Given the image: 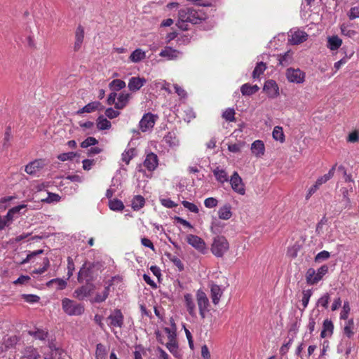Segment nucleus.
Masks as SVG:
<instances>
[{
  "instance_id": "5701e85b",
  "label": "nucleus",
  "mask_w": 359,
  "mask_h": 359,
  "mask_svg": "<svg viewBox=\"0 0 359 359\" xmlns=\"http://www.w3.org/2000/svg\"><path fill=\"white\" fill-rule=\"evenodd\" d=\"M259 90V88L257 85H251L250 83H245L241 86V92L243 95L244 96H250L252 95L255 94L258 90Z\"/></svg>"
},
{
  "instance_id": "412c9836",
  "label": "nucleus",
  "mask_w": 359,
  "mask_h": 359,
  "mask_svg": "<svg viewBox=\"0 0 359 359\" xmlns=\"http://www.w3.org/2000/svg\"><path fill=\"white\" fill-rule=\"evenodd\" d=\"M130 99V94L121 93L117 98V102L115 103V108L117 109H123L128 103Z\"/></svg>"
},
{
  "instance_id": "b1692460",
  "label": "nucleus",
  "mask_w": 359,
  "mask_h": 359,
  "mask_svg": "<svg viewBox=\"0 0 359 359\" xmlns=\"http://www.w3.org/2000/svg\"><path fill=\"white\" fill-rule=\"evenodd\" d=\"M218 216L221 219L227 220L232 216L231 206L229 204H225L218 210Z\"/></svg>"
},
{
  "instance_id": "c85d7f7f",
  "label": "nucleus",
  "mask_w": 359,
  "mask_h": 359,
  "mask_svg": "<svg viewBox=\"0 0 359 359\" xmlns=\"http://www.w3.org/2000/svg\"><path fill=\"white\" fill-rule=\"evenodd\" d=\"M110 285L106 286L101 292H97L91 302L100 303L105 301L108 297L109 293Z\"/></svg>"
},
{
  "instance_id": "09e8293b",
  "label": "nucleus",
  "mask_w": 359,
  "mask_h": 359,
  "mask_svg": "<svg viewBox=\"0 0 359 359\" xmlns=\"http://www.w3.org/2000/svg\"><path fill=\"white\" fill-rule=\"evenodd\" d=\"M135 156V149L134 148H130L126 151H125L122 154V161L125 162L126 164L130 163V161Z\"/></svg>"
},
{
  "instance_id": "680f3d73",
  "label": "nucleus",
  "mask_w": 359,
  "mask_h": 359,
  "mask_svg": "<svg viewBox=\"0 0 359 359\" xmlns=\"http://www.w3.org/2000/svg\"><path fill=\"white\" fill-rule=\"evenodd\" d=\"M218 201L213 197H209L204 201V205L208 208H212L217 205Z\"/></svg>"
},
{
  "instance_id": "39448f33",
  "label": "nucleus",
  "mask_w": 359,
  "mask_h": 359,
  "mask_svg": "<svg viewBox=\"0 0 359 359\" xmlns=\"http://www.w3.org/2000/svg\"><path fill=\"white\" fill-rule=\"evenodd\" d=\"M196 299L200 316L202 318H205V313L208 311V306L210 305L209 300L205 293L201 290L197 291Z\"/></svg>"
},
{
  "instance_id": "37998d69",
  "label": "nucleus",
  "mask_w": 359,
  "mask_h": 359,
  "mask_svg": "<svg viewBox=\"0 0 359 359\" xmlns=\"http://www.w3.org/2000/svg\"><path fill=\"white\" fill-rule=\"evenodd\" d=\"M273 137L280 142L285 141V135L283 133V128L280 126H276L273 130Z\"/></svg>"
},
{
  "instance_id": "f257e3e1",
  "label": "nucleus",
  "mask_w": 359,
  "mask_h": 359,
  "mask_svg": "<svg viewBox=\"0 0 359 359\" xmlns=\"http://www.w3.org/2000/svg\"><path fill=\"white\" fill-rule=\"evenodd\" d=\"M179 20L177 26L182 30H188L189 25L199 24L204 20L203 13L201 11H196L191 8H183L178 13Z\"/></svg>"
},
{
  "instance_id": "e433bc0d",
  "label": "nucleus",
  "mask_w": 359,
  "mask_h": 359,
  "mask_svg": "<svg viewBox=\"0 0 359 359\" xmlns=\"http://www.w3.org/2000/svg\"><path fill=\"white\" fill-rule=\"evenodd\" d=\"M145 57V53L141 49L137 48L131 53L130 60L133 62H138L144 59Z\"/></svg>"
},
{
  "instance_id": "c9c22d12",
  "label": "nucleus",
  "mask_w": 359,
  "mask_h": 359,
  "mask_svg": "<svg viewBox=\"0 0 359 359\" xmlns=\"http://www.w3.org/2000/svg\"><path fill=\"white\" fill-rule=\"evenodd\" d=\"M54 284L56 285V287H55L56 290H59L65 289L67 285V282L65 280H64L63 279L55 278V279H52V280H49L47 283V286L51 287Z\"/></svg>"
},
{
  "instance_id": "4d7b16f0",
  "label": "nucleus",
  "mask_w": 359,
  "mask_h": 359,
  "mask_svg": "<svg viewBox=\"0 0 359 359\" xmlns=\"http://www.w3.org/2000/svg\"><path fill=\"white\" fill-rule=\"evenodd\" d=\"M120 114L119 111L115 110L111 107L107 108L104 111V116L110 119L116 118Z\"/></svg>"
},
{
  "instance_id": "473e14b6",
  "label": "nucleus",
  "mask_w": 359,
  "mask_h": 359,
  "mask_svg": "<svg viewBox=\"0 0 359 359\" xmlns=\"http://www.w3.org/2000/svg\"><path fill=\"white\" fill-rule=\"evenodd\" d=\"M40 358V355L37 350L32 346H29L25 348L24 353V359H38Z\"/></svg>"
},
{
  "instance_id": "de8ad7c7",
  "label": "nucleus",
  "mask_w": 359,
  "mask_h": 359,
  "mask_svg": "<svg viewBox=\"0 0 359 359\" xmlns=\"http://www.w3.org/2000/svg\"><path fill=\"white\" fill-rule=\"evenodd\" d=\"M312 293H313L312 290L310 289L303 290V292H302L303 296H302V304L303 306V309H302V311L307 307L309 300H310V298L312 295Z\"/></svg>"
},
{
  "instance_id": "aec40b11",
  "label": "nucleus",
  "mask_w": 359,
  "mask_h": 359,
  "mask_svg": "<svg viewBox=\"0 0 359 359\" xmlns=\"http://www.w3.org/2000/svg\"><path fill=\"white\" fill-rule=\"evenodd\" d=\"M185 306L187 307V311L189 312V315L191 316H195L196 315V306L195 303L193 300L192 295L189 293H187L184 296Z\"/></svg>"
},
{
  "instance_id": "4468645a",
  "label": "nucleus",
  "mask_w": 359,
  "mask_h": 359,
  "mask_svg": "<svg viewBox=\"0 0 359 359\" xmlns=\"http://www.w3.org/2000/svg\"><path fill=\"white\" fill-rule=\"evenodd\" d=\"M155 123L154 116L148 113L143 116L142 119L140 121V128L142 131L145 132L147 130L152 128Z\"/></svg>"
},
{
  "instance_id": "423d86ee",
  "label": "nucleus",
  "mask_w": 359,
  "mask_h": 359,
  "mask_svg": "<svg viewBox=\"0 0 359 359\" xmlns=\"http://www.w3.org/2000/svg\"><path fill=\"white\" fill-rule=\"evenodd\" d=\"M187 242L200 252L205 254L207 250L205 241L198 236L189 234Z\"/></svg>"
},
{
  "instance_id": "ea45409f",
  "label": "nucleus",
  "mask_w": 359,
  "mask_h": 359,
  "mask_svg": "<svg viewBox=\"0 0 359 359\" xmlns=\"http://www.w3.org/2000/svg\"><path fill=\"white\" fill-rule=\"evenodd\" d=\"M109 207L112 210L120 211L123 210L124 205L121 201L114 198L109 201Z\"/></svg>"
},
{
  "instance_id": "2eb2a0df",
  "label": "nucleus",
  "mask_w": 359,
  "mask_h": 359,
  "mask_svg": "<svg viewBox=\"0 0 359 359\" xmlns=\"http://www.w3.org/2000/svg\"><path fill=\"white\" fill-rule=\"evenodd\" d=\"M159 55L166 57L168 60H176L182 57V53L170 46H166L160 52Z\"/></svg>"
},
{
  "instance_id": "cd10ccee",
  "label": "nucleus",
  "mask_w": 359,
  "mask_h": 359,
  "mask_svg": "<svg viewBox=\"0 0 359 359\" xmlns=\"http://www.w3.org/2000/svg\"><path fill=\"white\" fill-rule=\"evenodd\" d=\"M28 334L36 339L44 341L48 335V332L43 329L35 328L34 330L28 331Z\"/></svg>"
},
{
  "instance_id": "6e6d98bb",
  "label": "nucleus",
  "mask_w": 359,
  "mask_h": 359,
  "mask_svg": "<svg viewBox=\"0 0 359 359\" xmlns=\"http://www.w3.org/2000/svg\"><path fill=\"white\" fill-rule=\"evenodd\" d=\"M76 155L80 156V154L74 153V152H67V153H63L57 156V158L60 160L61 161H66L67 160H71L74 157H75Z\"/></svg>"
},
{
  "instance_id": "bf43d9fd",
  "label": "nucleus",
  "mask_w": 359,
  "mask_h": 359,
  "mask_svg": "<svg viewBox=\"0 0 359 359\" xmlns=\"http://www.w3.org/2000/svg\"><path fill=\"white\" fill-rule=\"evenodd\" d=\"M60 200V196L58 194L53 193H48V196L46 198L42 199V202L50 203L53 202H58Z\"/></svg>"
},
{
  "instance_id": "4be33fe9",
  "label": "nucleus",
  "mask_w": 359,
  "mask_h": 359,
  "mask_svg": "<svg viewBox=\"0 0 359 359\" xmlns=\"http://www.w3.org/2000/svg\"><path fill=\"white\" fill-rule=\"evenodd\" d=\"M84 37V30L83 28L79 25L76 31L75 36V43H74V50L78 51L81 48V45L83 41Z\"/></svg>"
},
{
  "instance_id": "603ef678",
  "label": "nucleus",
  "mask_w": 359,
  "mask_h": 359,
  "mask_svg": "<svg viewBox=\"0 0 359 359\" xmlns=\"http://www.w3.org/2000/svg\"><path fill=\"white\" fill-rule=\"evenodd\" d=\"M340 29L342 34L350 38H353L357 34V32L355 30L350 29L347 25H341Z\"/></svg>"
},
{
  "instance_id": "c756f323",
  "label": "nucleus",
  "mask_w": 359,
  "mask_h": 359,
  "mask_svg": "<svg viewBox=\"0 0 359 359\" xmlns=\"http://www.w3.org/2000/svg\"><path fill=\"white\" fill-rule=\"evenodd\" d=\"M342 43V40L338 36H332L327 39V47L332 50H337Z\"/></svg>"
},
{
  "instance_id": "4c0bfd02",
  "label": "nucleus",
  "mask_w": 359,
  "mask_h": 359,
  "mask_svg": "<svg viewBox=\"0 0 359 359\" xmlns=\"http://www.w3.org/2000/svg\"><path fill=\"white\" fill-rule=\"evenodd\" d=\"M354 321L353 319H349L346 323L344 327V334L348 337L351 338L354 334Z\"/></svg>"
},
{
  "instance_id": "7c9ffc66",
  "label": "nucleus",
  "mask_w": 359,
  "mask_h": 359,
  "mask_svg": "<svg viewBox=\"0 0 359 359\" xmlns=\"http://www.w3.org/2000/svg\"><path fill=\"white\" fill-rule=\"evenodd\" d=\"M18 341V337L15 335L5 337L3 342L4 350L6 351L13 348L17 344Z\"/></svg>"
},
{
  "instance_id": "1a4fd4ad",
  "label": "nucleus",
  "mask_w": 359,
  "mask_h": 359,
  "mask_svg": "<svg viewBox=\"0 0 359 359\" xmlns=\"http://www.w3.org/2000/svg\"><path fill=\"white\" fill-rule=\"evenodd\" d=\"M289 37V41L291 44L298 45L307 40L308 34L305 32L298 29L294 32L290 31Z\"/></svg>"
},
{
  "instance_id": "dca6fc26",
  "label": "nucleus",
  "mask_w": 359,
  "mask_h": 359,
  "mask_svg": "<svg viewBox=\"0 0 359 359\" xmlns=\"http://www.w3.org/2000/svg\"><path fill=\"white\" fill-rule=\"evenodd\" d=\"M158 165V158L156 154L153 152L148 154L144 161V165L149 171H154Z\"/></svg>"
},
{
  "instance_id": "864d4df0",
  "label": "nucleus",
  "mask_w": 359,
  "mask_h": 359,
  "mask_svg": "<svg viewBox=\"0 0 359 359\" xmlns=\"http://www.w3.org/2000/svg\"><path fill=\"white\" fill-rule=\"evenodd\" d=\"M323 330L328 332V335L331 336L333 333L334 325L329 319H325L323 322Z\"/></svg>"
},
{
  "instance_id": "5fc2aeb1",
  "label": "nucleus",
  "mask_w": 359,
  "mask_h": 359,
  "mask_svg": "<svg viewBox=\"0 0 359 359\" xmlns=\"http://www.w3.org/2000/svg\"><path fill=\"white\" fill-rule=\"evenodd\" d=\"M330 257V254L329 252L326 250H323L318 253L316 256L315 257V262H320L324 260H327Z\"/></svg>"
},
{
  "instance_id": "3c124183",
  "label": "nucleus",
  "mask_w": 359,
  "mask_h": 359,
  "mask_svg": "<svg viewBox=\"0 0 359 359\" xmlns=\"http://www.w3.org/2000/svg\"><path fill=\"white\" fill-rule=\"evenodd\" d=\"M222 117L227 121H235V111L232 108L226 109L222 114Z\"/></svg>"
},
{
  "instance_id": "72a5a7b5",
  "label": "nucleus",
  "mask_w": 359,
  "mask_h": 359,
  "mask_svg": "<svg viewBox=\"0 0 359 359\" xmlns=\"http://www.w3.org/2000/svg\"><path fill=\"white\" fill-rule=\"evenodd\" d=\"M145 204L144 198L140 195L135 196L132 201V208L134 210H139Z\"/></svg>"
},
{
  "instance_id": "6e6552de",
  "label": "nucleus",
  "mask_w": 359,
  "mask_h": 359,
  "mask_svg": "<svg viewBox=\"0 0 359 359\" xmlns=\"http://www.w3.org/2000/svg\"><path fill=\"white\" fill-rule=\"evenodd\" d=\"M229 181L230 182L232 189L235 192L241 195H244L245 194V189L243 180L237 172L235 171L233 173Z\"/></svg>"
},
{
  "instance_id": "a878e982",
  "label": "nucleus",
  "mask_w": 359,
  "mask_h": 359,
  "mask_svg": "<svg viewBox=\"0 0 359 359\" xmlns=\"http://www.w3.org/2000/svg\"><path fill=\"white\" fill-rule=\"evenodd\" d=\"M252 152L257 156H261L264 154V144L262 140L255 141L251 146Z\"/></svg>"
},
{
  "instance_id": "8fccbe9b",
  "label": "nucleus",
  "mask_w": 359,
  "mask_h": 359,
  "mask_svg": "<svg viewBox=\"0 0 359 359\" xmlns=\"http://www.w3.org/2000/svg\"><path fill=\"white\" fill-rule=\"evenodd\" d=\"M104 269V262L102 260L94 261L91 263V274L94 271H102ZM93 276L91 275V280Z\"/></svg>"
},
{
  "instance_id": "0eeeda50",
  "label": "nucleus",
  "mask_w": 359,
  "mask_h": 359,
  "mask_svg": "<svg viewBox=\"0 0 359 359\" xmlns=\"http://www.w3.org/2000/svg\"><path fill=\"white\" fill-rule=\"evenodd\" d=\"M286 77L291 83H302L304 81L305 73L299 69L288 68Z\"/></svg>"
},
{
  "instance_id": "9d476101",
  "label": "nucleus",
  "mask_w": 359,
  "mask_h": 359,
  "mask_svg": "<svg viewBox=\"0 0 359 359\" xmlns=\"http://www.w3.org/2000/svg\"><path fill=\"white\" fill-rule=\"evenodd\" d=\"M46 163L43 159H36L29 163L25 166V171L31 175H35L37 172L41 170Z\"/></svg>"
},
{
  "instance_id": "a19ab883",
  "label": "nucleus",
  "mask_w": 359,
  "mask_h": 359,
  "mask_svg": "<svg viewBox=\"0 0 359 359\" xmlns=\"http://www.w3.org/2000/svg\"><path fill=\"white\" fill-rule=\"evenodd\" d=\"M266 67V64L263 62H258L252 72L253 79H257L262 75L265 71Z\"/></svg>"
},
{
  "instance_id": "e2e57ef3",
  "label": "nucleus",
  "mask_w": 359,
  "mask_h": 359,
  "mask_svg": "<svg viewBox=\"0 0 359 359\" xmlns=\"http://www.w3.org/2000/svg\"><path fill=\"white\" fill-rule=\"evenodd\" d=\"M317 317H318V316H313L312 314H311L309 316L307 327H308V330H309L310 334H312V332L315 330V325L316 323V320Z\"/></svg>"
},
{
  "instance_id": "ddd939ff",
  "label": "nucleus",
  "mask_w": 359,
  "mask_h": 359,
  "mask_svg": "<svg viewBox=\"0 0 359 359\" xmlns=\"http://www.w3.org/2000/svg\"><path fill=\"white\" fill-rule=\"evenodd\" d=\"M107 319L110 320V325L116 327H121L123 325V315L121 310L115 309L114 313L109 316Z\"/></svg>"
},
{
  "instance_id": "69168bd1",
  "label": "nucleus",
  "mask_w": 359,
  "mask_h": 359,
  "mask_svg": "<svg viewBox=\"0 0 359 359\" xmlns=\"http://www.w3.org/2000/svg\"><path fill=\"white\" fill-rule=\"evenodd\" d=\"M160 201L162 205L168 208H172L177 205V203L170 198H161L160 199Z\"/></svg>"
},
{
  "instance_id": "f3484780",
  "label": "nucleus",
  "mask_w": 359,
  "mask_h": 359,
  "mask_svg": "<svg viewBox=\"0 0 359 359\" xmlns=\"http://www.w3.org/2000/svg\"><path fill=\"white\" fill-rule=\"evenodd\" d=\"M77 280L80 284H90V266L86 263L79 270Z\"/></svg>"
},
{
  "instance_id": "13d9d810",
  "label": "nucleus",
  "mask_w": 359,
  "mask_h": 359,
  "mask_svg": "<svg viewBox=\"0 0 359 359\" xmlns=\"http://www.w3.org/2000/svg\"><path fill=\"white\" fill-rule=\"evenodd\" d=\"M330 302V295L328 293H325L323 295L318 301L317 305H320L325 309H327Z\"/></svg>"
},
{
  "instance_id": "f704fd0d",
  "label": "nucleus",
  "mask_w": 359,
  "mask_h": 359,
  "mask_svg": "<svg viewBox=\"0 0 359 359\" xmlns=\"http://www.w3.org/2000/svg\"><path fill=\"white\" fill-rule=\"evenodd\" d=\"M108 349L102 344H97L95 351L96 359H107Z\"/></svg>"
},
{
  "instance_id": "774afa93",
  "label": "nucleus",
  "mask_w": 359,
  "mask_h": 359,
  "mask_svg": "<svg viewBox=\"0 0 359 359\" xmlns=\"http://www.w3.org/2000/svg\"><path fill=\"white\" fill-rule=\"evenodd\" d=\"M348 17L351 20L359 18V7L351 8L348 13Z\"/></svg>"
},
{
  "instance_id": "49530a36",
  "label": "nucleus",
  "mask_w": 359,
  "mask_h": 359,
  "mask_svg": "<svg viewBox=\"0 0 359 359\" xmlns=\"http://www.w3.org/2000/svg\"><path fill=\"white\" fill-rule=\"evenodd\" d=\"M63 351L60 348L53 349L45 355L44 359H61Z\"/></svg>"
},
{
  "instance_id": "f8f14e48",
  "label": "nucleus",
  "mask_w": 359,
  "mask_h": 359,
  "mask_svg": "<svg viewBox=\"0 0 359 359\" xmlns=\"http://www.w3.org/2000/svg\"><path fill=\"white\" fill-rule=\"evenodd\" d=\"M263 90L271 98H274L279 94L278 85L273 80L266 81L264 83Z\"/></svg>"
},
{
  "instance_id": "0e129e2a",
  "label": "nucleus",
  "mask_w": 359,
  "mask_h": 359,
  "mask_svg": "<svg viewBox=\"0 0 359 359\" xmlns=\"http://www.w3.org/2000/svg\"><path fill=\"white\" fill-rule=\"evenodd\" d=\"M221 222L217 219H214L211 223V231L213 233H220Z\"/></svg>"
},
{
  "instance_id": "a211bd4d",
  "label": "nucleus",
  "mask_w": 359,
  "mask_h": 359,
  "mask_svg": "<svg viewBox=\"0 0 359 359\" xmlns=\"http://www.w3.org/2000/svg\"><path fill=\"white\" fill-rule=\"evenodd\" d=\"M82 285L74 290L73 296L79 300H83L90 295V285L81 284Z\"/></svg>"
},
{
  "instance_id": "6ab92c4d",
  "label": "nucleus",
  "mask_w": 359,
  "mask_h": 359,
  "mask_svg": "<svg viewBox=\"0 0 359 359\" xmlns=\"http://www.w3.org/2000/svg\"><path fill=\"white\" fill-rule=\"evenodd\" d=\"M210 293L212 303L215 305L218 304L223 293L221 287L218 285L212 284L210 287Z\"/></svg>"
},
{
  "instance_id": "58836bf2",
  "label": "nucleus",
  "mask_w": 359,
  "mask_h": 359,
  "mask_svg": "<svg viewBox=\"0 0 359 359\" xmlns=\"http://www.w3.org/2000/svg\"><path fill=\"white\" fill-rule=\"evenodd\" d=\"M166 257L170 259V262L178 269L179 271L184 270V264L182 261L175 255L170 253H165Z\"/></svg>"
},
{
  "instance_id": "7ed1b4c3",
  "label": "nucleus",
  "mask_w": 359,
  "mask_h": 359,
  "mask_svg": "<svg viewBox=\"0 0 359 359\" xmlns=\"http://www.w3.org/2000/svg\"><path fill=\"white\" fill-rule=\"evenodd\" d=\"M327 272L328 266L326 264L322 265L317 271L313 268H309L305 276L306 283L309 285L317 284Z\"/></svg>"
},
{
  "instance_id": "338daca9",
  "label": "nucleus",
  "mask_w": 359,
  "mask_h": 359,
  "mask_svg": "<svg viewBox=\"0 0 359 359\" xmlns=\"http://www.w3.org/2000/svg\"><path fill=\"white\" fill-rule=\"evenodd\" d=\"M350 311V306L348 302H344L343 309L340 313L341 319L346 320L348 318V313Z\"/></svg>"
},
{
  "instance_id": "20e7f679",
  "label": "nucleus",
  "mask_w": 359,
  "mask_h": 359,
  "mask_svg": "<svg viewBox=\"0 0 359 359\" xmlns=\"http://www.w3.org/2000/svg\"><path fill=\"white\" fill-rule=\"evenodd\" d=\"M62 306L64 311L69 316H79L84 312V306L81 304L68 298L62 300Z\"/></svg>"
},
{
  "instance_id": "a18cd8bd",
  "label": "nucleus",
  "mask_w": 359,
  "mask_h": 359,
  "mask_svg": "<svg viewBox=\"0 0 359 359\" xmlns=\"http://www.w3.org/2000/svg\"><path fill=\"white\" fill-rule=\"evenodd\" d=\"M125 87V81L121 79H114L109 83V88L114 91H118Z\"/></svg>"
},
{
  "instance_id": "393cba45",
  "label": "nucleus",
  "mask_w": 359,
  "mask_h": 359,
  "mask_svg": "<svg viewBox=\"0 0 359 359\" xmlns=\"http://www.w3.org/2000/svg\"><path fill=\"white\" fill-rule=\"evenodd\" d=\"M213 175L215 177L216 180L224 184V182H229V177L227 172L223 170L220 169L219 167H217L215 169L212 170Z\"/></svg>"
},
{
  "instance_id": "9b49d317",
  "label": "nucleus",
  "mask_w": 359,
  "mask_h": 359,
  "mask_svg": "<svg viewBox=\"0 0 359 359\" xmlns=\"http://www.w3.org/2000/svg\"><path fill=\"white\" fill-rule=\"evenodd\" d=\"M147 83L146 79L140 76H133L129 79L128 88L131 92H136Z\"/></svg>"
},
{
  "instance_id": "052dcab7",
  "label": "nucleus",
  "mask_w": 359,
  "mask_h": 359,
  "mask_svg": "<svg viewBox=\"0 0 359 359\" xmlns=\"http://www.w3.org/2000/svg\"><path fill=\"white\" fill-rule=\"evenodd\" d=\"M182 204L185 208L188 209L191 212L198 213L199 211L198 207L194 203L187 201H183Z\"/></svg>"
},
{
  "instance_id": "79ce46f5",
  "label": "nucleus",
  "mask_w": 359,
  "mask_h": 359,
  "mask_svg": "<svg viewBox=\"0 0 359 359\" xmlns=\"http://www.w3.org/2000/svg\"><path fill=\"white\" fill-rule=\"evenodd\" d=\"M133 354L134 359H142V356L147 355V349L141 344L135 345Z\"/></svg>"
},
{
  "instance_id": "c03bdc74",
  "label": "nucleus",
  "mask_w": 359,
  "mask_h": 359,
  "mask_svg": "<svg viewBox=\"0 0 359 359\" xmlns=\"http://www.w3.org/2000/svg\"><path fill=\"white\" fill-rule=\"evenodd\" d=\"M292 54L290 51L285 53L284 55H278L279 64L281 65L282 66L288 65L290 63V62L292 61Z\"/></svg>"
},
{
  "instance_id": "f03ea898",
  "label": "nucleus",
  "mask_w": 359,
  "mask_h": 359,
  "mask_svg": "<svg viewBox=\"0 0 359 359\" xmlns=\"http://www.w3.org/2000/svg\"><path fill=\"white\" fill-rule=\"evenodd\" d=\"M229 243L223 236H217L213 238L211 252L217 257H222L229 250Z\"/></svg>"
},
{
  "instance_id": "2f4dec72",
  "label": "nucleus",
  "mask_w": 359,
  "mask_h": 359,
  "mask_svg": "<svg viewBox=\"0 0 359 359\" xmlns=\"http://www.w3.org/2000/svg\"><path fill=\"white\" fill-rule=\"evenodd\" d=\"M336 166L337 165L335 164L332 167V168L329 170V172L327 174L321 177H319L316 181V183L320 187L322 184L326 183L328 180H330L334 175Z\"/></svg>"
},
{
  "instance_id": "bb28decb",
  "label": "nucleus",
  "mask_w": 359,
  "mask_h": 359,
  "mask_svg": "<svg viewBox=\"0 0 359 359\" xmlns=\"http://www.w3.org/2000/svg\"><path fill=\"white\" fill-rule=\"evenodd\" d=\"M96 126L98 130H109L111 127V122L104 115H100L96 120Z\"/></svg>"
}]
</instances>
